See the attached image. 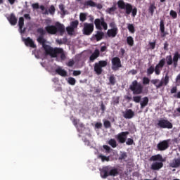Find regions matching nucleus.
Returning <instances> with one entry per match:
<instances>
[{"instance_id":"obj_44","label":"nucleus","mask_w":180,"mask_h":180,"mask_svg":"<svg viewBox=\"0 0 180 180\" xmlns=\"http://www.w3.org/2000/svg\"><path fill=\"white\" fill-rule=\"evenodd\" d=\"M58 54H60V58H61V60H62L63 61H64V60L66 59V56H65V54L64 50H63L62 48H61V52L58 53Z\"/></svg>"},{"instance_id":"obj_29","label":"nucleus","mask_w":180,"mask_h":180,"mask_svg":"<svg viewBox=\"0 0 180 180\" xmlns=\"http://www.w3.org/2000/svg\"><path fill=\"white\" fill-rule=\"evenodd\" d=\"M149 103L148 97H144L142 98V101H141V108L143 109L146 106H148Z\"/></svg>"},{"instance_id":"obj_4","label":"nucleus","mask_w":180,"mask_h":180,"mask_svg":"<svg viewBox=\"0 0 180 180\" xmlns=\"http://www.w3.org/2000/svg\"><path fill=\"white\" fill-rule=\"evenodd\" d=\"M129 89L132 91L134 95H141L143 92V86L138 83L137 80H134L129 86Z\"/></svg>"},{"instance_id":"obj_33","label":"nucleus","mask_w":180,"mask_h":180,"mask_svg":"<svg viewBox=\"0 0 180 180\" xmlns=\"http://www.w3.org/2000/svg\"><path fill=\"white\" fill-rule=\"evenodd\" d=\"M108 145H110L112 148H116L117 146L116 140L112 139L108 141Z\"/></svg>"},{"instance_id":"obj_23","label":"nucleus","mask_w":180,"mask_h":180,"mask_svg":"<svg viewBox=\"0 0 180 180\" xmlns=\"http://www.w3.org/2000/svg\"><path fill=\"white\" fill-rule=\"evenodd\" d=\"M56 73L58 75L65 77H67V72L65 69H62L60 67H58L57 69L55 70Z\"/></svg>"},{"instance_id":"obj_8","label":"nucleus","mask_w":180,"mask_h":180,"mask_svg":"<svg viewBox=\"0 0 180 180\" xmlns=\"http://www.w3.org/2000/svg\"><path fill=\"white\" fill-rule=\"evenodd\" d=\"M94 31V24L84 22L83 24V34L85 36H90Z\"/></svg>"},{"instance_id":"obj_58","label":"nucleus","mask_w":180,"mask_h":180,"mask_svg":"<svg viewBox=\"0 0 180 180\" xmlns=\"http://www.w3.org/2000/svg\"><path fill=\"white\" fill-rule=\"evenodd\" d=\"M101 113H104L105 110H106V107L103 104V103H101Z\"/></svg>"},{"instance_id":"obj_40","label":"nucleus","mask_w":180,"mask_h":180,"mask_svg":"<svg viewBox=\"0 0 180 180\" xmlns=\"http://www.w3.org/2000/svg\"><path fill=\"white\" fill-rule=\"evenodd\" d=\"M116 10H117L116 6H113L111 8H108L107 9V11H108V14L112 15V14H113V12L116 11Z\"/></svg>"},{"instance_id":"obj_64","label":"nucleus","mask_w":180,"mask_h":180,"mask_svg":"<svg viewBox=\"0 0 180 180\" xmlns=\"http://www.w3.org/2000/svg\"><path fill=\"white\" fill-rule=\"evenodd\" d=\"M173 97L176 99H180V91L177 92L176 94L173 95Z\"/></svg>"},{"instance_id":"obj_27","label":"nucleus","mask_w":180,"mask_h":180,"mask_svg":"<svg viewBox=\"0 0 180 180\" xmlns=\"http://www.w3.org/2000/svg\"><path fill=\"white\" fill-rule=\"evenodd\" d=\"M179 59V52H175L172 58L173 66H174V68H176L178 66Z\"/></svg>"},{"instance_id":"obj_52","label":"nucleus","mask_w":180,"mask_h":180,"mask_svg":"<svg viewBox=\"0 0 180 180\" xmlns=\"http://www.w3.org/2000/svg\"><path fill=\"white\" fill-rule=\"evenodd\" d=\"M104 127L105 129H108V128H110L111 127V123H110V121H108V120H105L104 121Z\"/></svg>"},{"instance_id":"obj_49","label":"nucleus","mask_w":180,"mask_h":180,"mask_svg":"<svg viewBox=\"0 0 180 180\" xmlns=\"http://www.w3.org/2000/svg\"><path fill=\"white\" fill-rule=\"evenodd\" d=\"M68 82L70 85H75V82H77V81L75 80V79L74 77H70V78H68Z\"/></svg>"},{"instance_id":"obj_20","label":"nucleus","mask_w":180,"mask_h":180,"mask_svg":"<svg viewBox=\"0 0 180 180\" xmlns=\"http://www.w3.org/2000/svg\"><path fill=\"white\" fill-rule=\"evenodd\" d=\"M8 20L12 26H15L18 23V18L15 17L14 13H11L10 16L8 18Z\"/></svg>"},{"instance_id":"obj_42","label":"nucleus","mask_w":180,"mask_h":180,"mask_svg":"<svg viewBox=\"0 0 180 180\" xmlns=\"http://www.w3.org/2000/svg\"><path fill=\"white\" fill-rule=\"evenodd\" d=\"M75 30H76V29L74 28V27H66L67 32L70 35H72L73 34V33L75 32Z\"/></svg>"},{"instance_id":"obj_41","label":"nucleus","mask_w":180,"mask_h":180,"mask_svg":"<svg viewBox=\"0 0 180 180\" xmlns=\"http://www.w3.org/2000/svg\"><path fill=\"white\" fill-rule=\"evenodd\" d=\"M72 124L76 127L77 131H79L78 124H79V119H72Z\"/></svg>"},{"instance_id":"obj_45","label":"nucleus","mask_w":180,"mask_h":180,"mask_svg":"<svg viewBox=\"0 0 180 180\" xmlns=\"http://www.w3.org/2000/svg\"><path fill=\"white\" fill-rule=\"evenodd\" d=\"M170 16L172 18V19H176L178 17V14L174 10H171Z\"/></svg>"},{"instance_id":"obj_34","label":"nucleus","mask_w":180,"mask_h":180,"mask_svg":"<svg viewBox=\"0 0 180 180\" xmlns=\"http://www.w3.org/2000/svg\"><path fill=\"white\" fill-rule=\"evenodd\" d=\"M87 13H79V20L82 22H84L86 20Z\"/></svg>"},{"instance_id":"obj_14","label":"nucleus","mask_w":180,"mask_h":180,"mask_svg":"<svg viewBox=\"0 0 180 180\" xmlns=\"http://www.w3.org/2000/svg\"><path fill=\"white\" fill-rule=\"evenodd\" d=\"M56 30L57 31V33L59 32L60 34L62 36L64 34L65 32V25L63 24H60V22H57L55 25Z\"/></svg>"},{"instance_id":"obj_6","label":"nucleus","mask_w":180,"mask_h":180,"mask_svg":"<svg viewBox=\"0 0 180 180\" xmlns=\"http://www.w3.org/2000/svg\"><path fill=\"white\" fill-rule=\"evenodd\" d=\"M156 127L160 129H173V124H172L169 120L166 119H160L158 121V123L155 124Z\"/></svg>"},{"instance_id":"obj_63","label":"nucleus","mask_w":180,"mask_h":180,"mask_svg":"<svg viewBox=\"0 0 180 180\" xmlns=\"http://www.w3.org/2000/svg\"><path fill=\"white\" fill-rule=\"evenodd\" d=\"M103 148L105 150V151L109 152L111 150V148L107 145L103 146Z\"/></svg>"},{"instance_id":"obj_50","label":"nucleus","mask_w":180,"mask_h":180,"mask_svg":"<svg viewBox=\"0 0 180 180\" xmlns=\"http://www.w3.org/2000/svg\"><path fill=\"white\" fill-rule=\"evenodd\" d=\"M48 11H49V13L51 15H53L56 13V7H54L53 5H51L49 8V10H48Z\"/></svg>"},{"instance_id":"obj_54","label":"nucleus","mask_w":180,"mask_h":180,"mask_svg":"<svg viewBox=\"0 0 180 180\" xmlns=\"http://www.w3.org/2000/svg\"><path fill=\"white\" fill-rule=\"evenodd\" d=\"M126 145L131 146L134 145V140L132 139L129 138L127 139Z\"/></svg>"},{"instance_id":"obj_5","label":"nucleus","mask_w":180,"mask_h":180,"mask_svg":"<svg viewBox=\"0 0 180 180\" xmlns=\"http://www.w3.org/2000/svg\"><path fill=\"white\" fill-rule=\"evenodd\" d=\"M107 65L108 62L106 60H100L94 65V71L97 75H101L103 72V68L106 67Z\"/></svg>"},{"instance_id":"obj_35","label":"nucleus","mask_w":180,"mask_h":180,"mask_svg":"<svg viewBox=\"0 0 180 180\" xmlns=\"http://www.w3.org/2000/svg\"><path fill=\"white\" fill-rule=\"evenodd\" d=\"M166 61H167V65H173V63H174V60H173V58H172L171 55L167 56Z\"/></svg>"},{"instance_id":"obj_24","label":"nucleus","mask_w":180,"mask_h":180,"mask_svg":"<svg viewBox=\"0 0 180 180\" xmlns=\"http://www.w3.org/2000/svg\"><path fill=\"white\" fill-rule=\"evenodd\" d=\"M160 31L162 34V37H165L167 33L165 32V21L162 20L160 21Z\"/></svg>"},{"instance_id":"obj_57","label":"nucleus","mask_w":180,"mask_h":180,"mask_svg":"<svg viewBox=\"0 0 180 180\" xmlns=\"http://www.w3.org/2000/svg\"><path fill=\"white\" fill-rule=\"evenodd\" d=\"M177 91H178L177 86H173V87L171 89L170 93H171L172 94H174L177 93Z\"/></svg>"},{"instance_id":"obj_32","label":"nucleus","mask_w":180,"mask_h":180,"mask_svg":"<svg viewBox=\"0 0 180 180\" xmlns=\"http://www.w3.org/2000/svg\"><path fill=\"white\" fill-rule=\"evenodd\" d=\"M108 79H109L108 85H112V86L115 85L116 78H115V75H112L111 76H110Z\"/></svg>"},{"instance_id":"obj_56","label":"nucleus","mask_w":180,"mask_h":180,"mask_svg":"<svg viewBox=\"0 0 180 180\" xmlns=\"http://www.w3.org/2000/svg\"><path fill=\"white\" fill-rule=\"evenodd\" d=\"M59 9L63 12V14H65V5L64 4H60L59 5Z\"/></svg>"},{"instance_id":"obj_15","label":"nucleus","mask_w":180,"mask_h":180,"mask_svg":"<svg viewBox=\"0 0 180 180\" xmlns=\"http://www.w3.org/2000/svg\"><path fill=\"white\" fill-rule=\"evenodd\" d=\"M100 56V51L98 49H96L93 53L89 56V62L94 63L96 58Z\"/></svg>"},{"instance_id":"obj_2","label":"nucleus","mask_w":180,"mask_h":180,"mask_svg":"<svg viewBox=\"0 0 180 180\" xmlns=\"http://www.w3.org/2000/svg\"><path fill=\"white\" fill-rule=\"evenodd\" d=\"M119 9H125L127 15H129L132 13V16L134 18L137 15V8H133L132 5L129 3H124L123 0H119L117 3Z\"/></svg>"},{"instance_id":"obj_43","label":"nucleus","mask_w":180,"mask_h":180,"mask_svg":"<svg viewBox=\"0 0 180 180\" xmlns=\"http://www.w3.org/2000/svg\"><path fill=\"white\" fill-rule=\"evenodd\" d=\"M128 30L130 33L134 34L136 32L133 24H128Z\"/></svg>"},{"instance_id":"obj_30","label":"nucleus","mask_w":180,"mask_h":180,"mask_svg":"<svg viewBox=\"0 0 180 180\" xmlns=\"http://www.w3.org/2000/svg\"><path fill=\"white\" fill-rule=\"evenodd\" d=\"M84 6L86 7H96V4L92 0H87L84 1Z\"/></svg>"},{"instance_id":"obj_21","label":"nucleus","mask_w":180,"mask_h":180,"mask_svg":"<svg viewBox=\"0 0 180 180\" xmlns=\"http://www.w3.org/2000/svg\"><path fill=\"white\" fill-rule=\"evenodd\" d=\"M100 174L101 178L107 179L109 176V169L108 167H104L103 169L100 170Z\"/></svg>"},{"instance_id":"obj_62","label":"nucleus","mask_w":180,"mask_h":180,"mask_svg":"<svg viewBox=\"0 0 180 180\" xmlns=\"http://www.w3.org/2000/svg\"><path fill=\"white\" fill-rule=\"evenodd\" d=\"M110 27H111L112 29H117L115 22H112L111 23H110Z\"/></svg>"},{"instance_id":"obj_12","label":"nucleus","mask_w":180,"mask_h":180,"mask_svg":"<svg viewBox=\"0 0 180 180\" xmlns=\"http://www.w3.org/2000/svg\"><path fill=\"white\" fill-rule=\"evenodd\" d=\"M169 141H170V140L167 139V140H164L162 142H160L158 144V150H160V151H165V150L169 148Z\"/></svg>"},{"instance_id":"obj_16","label":"nucleus","mask_w":180,"mask_h":180,"mask_svg":"<svg viewBox=\"0 0 180 180\" xmlns=\"http://www.w3.org/2000/svg\"><path fill=\"white\" fill-rule=\"evenodd\" d=\"M123 114L124 117L127 120L132 119L134 117V112L131 109H127Z\"/></svg>"},{"instance_id":"obj_51","label":"nucleus","mask_w":180,"mask_h":180,"mask_svg":"<svg viewBox=\"0 0 180 180\" xmlns=\"http://www.w3.org/2000/svg\"><path fill=\"white\" fill-rule=\"evenodd\" d=\"M125 158H127V154L124 152H121V155L120 156V158H118V160H124Z\"/></svg>"},{"instance_id":"obj_28","label":"nucleus","mask_w":180,"mask_h":180,"mask_svg":"<svg viewBox=\"0 0 180 180\" xmlns=\"http://www.w3.org/2000/svg\"><path fill=\"white\" fill-rule=\"evenodd\" d=\"M104 37V32L102 31H96V34H95V38L96 41H99L103 39Z\"/></svg>"},{"instance_id":"obj_19","label":"nucleus","mask_w":180,"mask_h":180,"mask_svg":"<svg viewBox=\"0 0 180 180\" xmlns=\"http://www.w3.org/2000/svg\"><path fill=\"white\" fill-rule=\"evenodd\" d=\"M45 30L48 34H50L51 35L56 34V27L55 25H48L45 27Z\"/></svg>"},{"instance_id":"obj_60","label":"nucleus","mask_w":180,"mask_h":180,"mask_svg":"<svg viewBox=\"0 0 180 180\" xmlns=\"http://www.w3.org/2000/svg\"><path fill=\"white\" fill-rule=\"evenodd\" d=\"M102 127H103V124L101 122H96L95 124V127L97 129H101Z\"/></svg>"},{"instance_id":"obj_48","label":"nucleus","mask_w":180,"mask_h":180,"mask_svg":"<svg viewBox=\"0 0 180 180\" xmlns=\"http://www.w3.org/2000/svg\"><path fill=\"white\" fill-rule=\"evenodd\" d=\"M142 81L143 85H148L150 84V79L148 77H143Z\"/></svg>"},{"instance_id":"obj_9","label":"nucleus","mask_w":180,"mask_h":180,"mask_svg":"<svg viewBox=\"0 0 180 180\" xmlns=\"http://www.w3.org/2000/svg\"><path fill=\"white\" fill-rule=\"evenodd\" d=\"M165 58L160 60L158 64L156 65L155 68H154L155 75H160L161 71L162 70V68L165 67Z\"/></svg>"},{"instance_id":"obj_22","label":"nucleus","mask_w":180,"mask_h":180,"mask_svg":"<svg viewBox=\"0 0 180 180\" xmlns=\"http://www.w3.org/2000/svg\"><path fill=\"white\" fill-rule=\"evenodd\" d=\"M24 18L23 17H20L18 18V28H20V33L23 34L26 32V27H24Z\"/></svg>"},{"instance_id":"obj_13","label":"nucleus","mask_w":180,"mask_h":180,"mask_svg":"<svg viewBox=\"0 0 180 180\" xmlns=\"http://www.w3.org/2000/svg\"><path fill=\"white\" fill-rule=\"evenodd\" d=\"M169 167L172 168H179L180 167V156L179 158H175L169 163Z\"/></svg>"},{"instance_id":"obj_38","label":"nucleus","mask_w":180,"mask_h":180,"mask_svg":"<svg viewBox=\"0 0 180 180\" xmlns=\"http://www.w3.org/2000/svg\"><path fill=\"white\" fill-rule=\"evenodd\" d=\"M155 9H156V6H155L154 4H150L149 6V12L151 15V16H153Z\"/></svg>"},{"instance_id":"obj_7","label":"nucleus","mask_w":180,"mask_h":180,"mask_svg":"<svg viewBox=\"0 0 180 180\" xmlns=\"http://www.w3.org/2000/svg\"><path fill=\"white\" fill-rule=\"evenodd\" d=\"M94 23L95 24L97 30H102L103 27L104 30H108V24L105 22L104 18H96L94 21Z\"/></svg>"},{"instance_id":"obj_3","label":"nucleus","mask_w":180,"mask_h":180,"mask_svg":"<svg viewBox=\"0 0 180 180\" xmlns=\"http://www.w3.org/2000/svg\"><path fill=\"white\" fill-rule=\"evenodd\" d=\"M151 84L155 85L156 89H160L163 86H167L169 83V74H166L162 79H151Z\"/></svg>"},{"instance_id":"obj_61","label":"nucleus","mask_w":180,"mask_h":180,"mask_svg":"<svg viewBox=\"0 0 180 180\" xmlns=\"http://www.w3.org/2000/svg\"><path fill=\"white\" fill-rule=\"evenodd\" d=\"M82 72L79 70H75L74 72L72 73V75L74 76H78L81 75Z\"/></svg>"},{"instance_id":"obj_25","label":"nucleus","mask_w":180,"mask_h":180,"mask_svg":"<svg viewBox=\"0 0 180 180\" xmlns=\"http://www.w3.org/2000/svg\"><path fill=\"white\" fill-rule=\"evenodd\" d=\"M107 34L108 37H116V35L117 34V28H112L110 30H108Z\"/></svg>"},{"instance_id":"obj_31","label":"nucleus","mask_w":180,"mask_h":180,"mask_svg":"<svg viewBox=\"0 0 180 180\" xmlns=\"http://www.w3.org/2000/svg\"><path fill=\"white\" fill-rule=\"evenodd\" d=\"M110 176H116L119 174V171L116 168H113L111 170L108 171Z\"/></svg>"},{"instance_id":"obj_36","label":"nucleus","mask_w":180,"mask_h":180,"mask_svg":"<svg viewBox=\"0 0 180 180\" xmlns=\"http://www.w3.org/2000/svg\"><path fill=\"white\" fill-rule=\"evenodd\" d=\"M134 39L132 37H127V44H128V45L130 46V47H133L134 46Z\"/></svg>"},{"instance_id":"obj_1","label":"nucleus","mask_w":180,"mask_h":180,"mask_svg":"<svg viewBox=\"0 0 180 180\" xmlns=\"http://www.w3.org/2000/svg\"><path fill=\"white\" fill-rule=\"evenodd\" d=\"M37 33L39 34V37L37 39V42L42 45L44 51L46 54L50 55L51 58H57L58 53H61V48H52L50 45H46L47 40L44 39L46 31L43 27H39L37 30Z\"/></svg>"},{"instance_id":"obj_53","label":"nucleus","mask_w":180,"mask_h":180,"mask_svg":"<svg viewBox=\"0 0 180 180\" xmlns=\"http://www.w3.org/2000/svg\"><path fill=\"white\" fill-rule=\"evenodd\" d=\"M68 67L72 68L75 65V61L73 59H70L68 60V62L66 63Z\"/></svg>"},{"instance_id":"obj_55","label":"nucleus","mask_w":180,"mask_h":180,"mask_svg":"<svg viewBox=\"0 0 180 180\" xmlns=\"http://www.w3.org/2000/svg\"><path fill=\"white\" fill-rule=\"evenodd\" d=\"M78 128H79V130H77V131L79 132H81L82 131V129L85 128V125H84L83 123H79Z\"/></svg>"},{"instance_id":"obj_17","label":"nucleus","mask_w":180,"mask_h":180,"mask_svg":"<svg viewBox=\"0 0 180 180\" xmlns=\"http://www.w3.org/2000/svg\"><path fill=\"white\" fill-rule=\"evenodd\" d=\"M24 42L25 46L27 47H31L33 49L37 48V46L35 45L34 41L30 37L24 39Z\"/></svg>"},{"instance_id":"obj_59","label":"nucleus","mask_w":180,"mask_h":180,"mask_svg":"<svg viewBox=\"0 0 180 180\" xmlns=\"http://www.w3.org/2000/svg\"><path fill=\"white\" fill-rule=\"evenodd\" d=\"M33 9H39V3H34L32 4Z\"/></svg>"},{"instance_id":"obj_46","label":"nucleus","mask_w":180,"mask_h":180,"mask_svg":"<svg viewBox=\"0 0 180 180\" xmlns=\"http://www.w3.org/2000/svg\"><path fill=\"white\" fill-rule=\"evenodd\" d=\"M98 158L101 159V161H103V162H109V160H110L109 157L104 156L103 155H100L98 156Z\"/></svg>"},{"instance_id":"obj_10","label":"nucleus","mask_w":180,"mask_h":180,"mask_svg":"<svg viewBox=\"0 0 180 180\" xmlns=\"http://www.w3.org/2000/svg\"><path fill=\"white\" fill-rule=\"evenodd\" d=\"M129 134V131L120 132L116 136V139L118 143L124 144L127 139V136Z\"/></svg>"},{"instance_id":"obj_18","label":"nucleus","mask_w":180,"mask_h":180,"mask_svg":"<svg viewBox=\"0 0 180 180\" xmlns=\"http://www.w3.org/2000/svg\"><path fill=\"white\" fill-rule=\"evenodd\" d=\"M163 167V163L162 162H155L151 164L150 169L154 171H158Z\"/></svg>"},{"instance_id":"obj_26","label":"nucleus","mask_w":180,"mask_h":180,"mask_svg":"<svg viewBox=\"0 0 180 180\" xmlns=\"http://www.w3.org/2000/svg\"><path fill=\"white\" fill-rule=\"evenodd\" d=\"M150 162H156V161H160V162H165V160L162 158V156L161 155H156L151 156L149 160Z\"/></svg>"},{"instance_id":"obj_39","label":"nucleus","mask_w":180,"mask_h":180,"mask_svg":"<svg viewBox=\"0 0 180 180\" xmlns=\"http://www.w3.org/2000/svg\"><path fill=\"white\" fill-rule=\"evenodd\" d=\"M154 72H155L154 67L153 65L150 66V68L147 69V75L148 76L152 75Z\"/></svg>"},{"instance_id":"obj_47","label":"nucleus","mask_w":180,"mask_h":180,"mask_svg":"<svg viewBox=\"0 0 180 180\" xmlns=\"http://www.w3.org/2000/svg\"><path fill=\"white\" fill-rule=\"evenodd\" d=\"M141 100V96H134L133 97V101L135 103H140Z\"/></svg>"},{"instance_id":"obj_11","label":"nucleus","mask_w":180,"mask_h":180,"mask_svg":"<svg viewBox=\"0 0 180 180\" xmlns=\"http://www.w3.org/2000/svg\"><path fill=\"white\" fill-rule=\"evenodd\" d=\"M122 68L121 60L119 57H115L112 59V69L114 71L118 70Z\"/></svg>"},{"instance_id":"obj_37","label":"nucleus","mask_w":180,"mask_h":180,"mask_svg":"<svg viewBox=\"0 0 180 180\" xmlns=\"http://www.w3.org/2000/svg\"><path fill=\"white\" fill-rule=\"evenodd\" d=\"M79 25V21L78 20H74L70 22V27L77 29V27Z\"/></svg>"}]
</instances>
